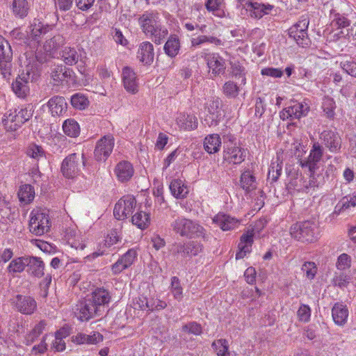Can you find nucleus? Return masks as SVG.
<instances>
[{
  "label": "nucleus",
  "mask_w": 356,
  "mask_h": 356,
  "mask_svg": "<svg viewBox=\"0 0 356 356\" xmlns=\"http://www.w3.org/2000/svg\"><path fill=\"white\" fill-rule=\"evenodd\" d=\"M170 227L175 233L182 237L193 238L202 236L204 239L207 238L205 229L202 226L184 217H177L172 222Z\"/></svg>",
  "instance_id": "nucleus-1"
},
{
  "label": "nucleus",
  "mask_w": 356,
  "mask_h": 356,
  "mask_svg": "<svg viewBox=\"0 0 356 356\" xmlns=\"http://www.w3.org/2000/svg\"><path fill=\"white\" fill-rule=\"evenodd\" d=\"M290 234L298 241L312 243L318 238V225L312 220L298 222L291 227Z\"/></svg>",
  "instance_id": "nucleus-2"
},
{
  "label": "nucleus",
  "mask_w": 356,
  "mask_h": 356,
  "mask_svg": "<svg viewBox=\"0 0 356 356\" xmlns=\"http://www.w3.org/2000/svg\"><path fill=\"white\" fill-rule=\"evenodd\" d=\"M33 115L31 109L27 108H22L19 111H10L4 115L2 122L7 131H16L23 124L27 122Z\"/></svg>",
  "instance_id": "nucleus-3"
},
{
  "label": "nucleus",
  "mask_w": 356,
  "mask_h": 356,
  "mask_svg": "<svg viewBox=\"0 0 356 356\" xmlns=\"http://www.w3.org/2000/svg\"><path fill=\"white\" fill-rule=\"evenodd\" d=\"M266 223L267 220L265 218L260 219L256 222L254 229L248 230L246 233L242 234L238 245L239 250L236 254V259H243L248 253L250 252L254 231L260 232L266 226Z\"/></svg>",
  "instance_id": "nucleus-4"
},
{
  "label": "nucleus",
  "mask_w": 356,
  "mask_h": 356,
  "mask_svg": "<svg viewBox=\"0 0 356 356\" xmlns=\"http://www.w3.org/2000/svg\"><path fill=\"white\" fill-rule=\"evenodd\" d=\"M309 24L308 17L302 15L298 22L289 29V37L293 38L299 46L302 47L308 46L310 42L307 34Z\"/></svg>",
  "instance_id": "nucleus-5"
},
{
  "label": "nucleus",
  "mask_w": 356,
  "mask_h": 356,
  "mask_svg": "<svg viewBox=\"0 0 356 356\" xmlns=\"http://www.w3.org/2000/svg\"><path fill=\"white\" fill-rule=\"evenodd\" d=\"M13 50L10 43L0 35V72L9 79L12 72Z\"/></svg>",
  "instance_id": "nucleus-6"
},
{
  "label": "nucleus",
  "mask_w": 356,
  "mask_h": 356,
  "mask_svg": "<svg viewBox=\"0 0 356 356\" xmlns=\"http://www.w3.org/2000/svg\"><path fill=\"white\" fill-rule=\"evenodd\" d=\"M85 165L86 159L82 154L79 155L73 153L67 156L63 161L61 165V172L63 176L67 179H72L79 175L80 171V163Z\"/></svg>",
  "instance_id": "nucleus-7"
},
{
  "label": "nucleus",
  "mask_w": 356,
  "mask_h": 356,
  "mask_svg": "<svg viewBox=\"0 0 356 356\" xmlns=\"http://www.w3.org/2000/svg\"><path fill=\"white\" fill-rule=\"evenodd\" d=\"M29 230L36 235L41 236L50 229V221L48 215L40 211H33L29 220Z\"/></svg>",
  "instance_id": "nucleus-8"
},
{
  "label": "nucleus",
  "mask_w": 356,
  "mask_h": 356,
  "mask_svg": "<svg viewBox=\"0 0 356 356\" xmlns=\"http://www.w3.org/2000/svg\"><path fill=\"white\" fill-rule=\"evenodd\" d=\"M136 200L133 196H124L115 205L113 215L119 220L127 218L134 212Z\"/></svg>",
  "instance_id": "nucleus-9"
},
{
  "label": "nucleus",
  "mask_w": 356,
  "mask_h": 356,
  "mask_svg": "<svg viewBox=\"0 0 356 356\" xmlns=\"http://www.w3.org/2000/svg\"><path fill=\"white\" fill-rule=\"evenodd\" d=\"M76 311L77 317L81 321H88L103 314L88 296L76 305Z\"/></svg>",
  "instance_id": "nucleus-10"
},
{
  "label": "nucleus",
  "mask_w": 356,
  "mask_h": 356,
  "mask_svg": "<svg viewBox=\"0 0 356 356\" xmlns=\"http://www.w3.org/2000/svg\"><path fill=\"white\" fill-rule=\"evenodd\" d=\"M309 111V106L305 102H298L291 100L290 105L283 109L280 113V117L283 120L300 119L303 116H306Z\"/></svg>",
  "instance_id": "nucleus-11"
},
{
  "label": "nucleus",
  "mask_w": 356,
  "mask_h": 356,
  "mask_svg": "<svg viewBox=\"0 0 356 356\" xmlns=\"http://www.w3.org/2000/svg\"><path fill=\"white\" fill-rule=\"evenodd\" d=\"M323 154V148L318 143H314L310 150L309 155L305 159L300 160L302 168H307L309 172H315L318 168V163L321 161Z\"/></svg>",
  "instance_id": "nucleus-12"
},
{
  "label": "nucleus",
  "mask_w": 356,
  "mask_h": 356,
  "mask_svg": "<svg viewBox=\"0 0 356 356\" xmlns=\"http://www.w3.org/2000/svg\"><path fill=\"white\" fill-rule=\"evenodd\" d=\"M114 147V138L107 135L99 139L96 145L94 154L97 161H105L113 151Z\"/></svg>",
  "instance_id": "nucleus-13"
},
{
  "label": "nucleus",
  "mask_w": 356,
  "mask_h": 356,
  "mask_svg": "<svg viewBox=\"0 0 356 356\" xmlns=\"http://www.w3.org/2000/svg\"><path fill=\"white\" fill-rule=\"evenodd\" d=\"M13 303L17 312L26 315L32 314L37 308L36 301L29 296L17 295Z\"/></svg>",
  "instance_id": "nucleus-14"
},
{
  "label": "nucleus",
  "mask_w": 356,
  "mask_h": 356,
  "mask_svg": "<svg viewBox=\"0 0 356 356\" xmlns=\"http://www.w3.org/2000/svg\"><path fill=\"white\" fill-rule=\"evenodd\" d=\"M88 296L102 314L105 311L106 305H108L111 299L109 291L104 288H97Z\"/></svg>",
  "instance_id": "nucleus-15"
},
{
  "label": "nucleus",
  "mask_w": 356,
  "mask_h": 356,
  "mask_svg": "<svg viewBox=\"0 0 356 356\" xmlns=\"http://www.w3.org/2000/svg\"><path fill=\"white\" fill-rule=\"evenodd\" d=\"M321 138L331 152H340L341 138L337 132L332 130H325L321 134Z\"/></svg>",
  "instance_id": "nucleus-16"
},
{
  "label": "nucleus",
  "mask_w": 356,
  "mask_h": 356,
  "mask_svg": "<svg viewBox=\"0 0 356 356\" xmlns=\"http://www.w3.org/2000/svg\"><path fill=\"white\" fill-rule=\"evenodd\" d=\"M245 149L236 145L227 147L224 150V161L229 163L240 164L245 160Z\"/></svg>",
  "instance_id": "nucleus-17"
},
{
  "label": "nucleus",
  "mask_w": 356,
  "mask_h": 356,
  "mask_svg": "<svg viewBox=\"0 0 356 356\" xmlns=\"http://www.w3.org/2000/svg\"><path fill=\"white\" fill-rule=\"evenodd\" d=\"M209 68L211 70V74L214 76L222 74L225 71V63L224 59L218 54H209L205 56Z\"/></svg>",
  "instance_id": "nucleus-18"
},
{
  "label": "nucleus",
  "mask_w": 356,
  "mask_h": 356,
  "mask_svg": "<svg viewBox=\"0 0 356 356\" xmlns=\"http://www.w3.org/2000/svg\"><path fill=\"white\" fill-rule=\"evenodd\" d=\"M122 81L126 90L132 94H136L138 91V84L136 79V73L129 67H124L122 69Z\"/></svg>",
  "instance_id": "nucleus-19"
},
{
  "label": "nucleus",
  "mask_w": 356,
  "mask_h": 356,
  "mask_svg": "<svg viewBox=\"0 0 356 356\" xmlns=\"http://www.w3.org/2000/svg\"><path fill=\"white\" fill-rule=\"evenodd\" d=\"M274 6L269 3L264 4L258 2H252L247 6V12L251 18L259 19L266 15H268Z\"/></svg>",
  "instance_id": "nucleus-20"
},
{
  "label": "nucleus",
  "mask_w": 356,
  "mask_h": 356,
  "mask_svg": "<svg viewBox=\"0 0 356 356\" xmlns=\"http://www.w3.org/2000/svg\"><path fill=\"white\" fill-rule=\"evenodd\" d=\"M47 106L52 116L63 115L67 108L65 99L59 95L54 96L47 102Z\"/></svg>",
  "instance_id": "nucleus-21"
},
{
  "label": "nucleus",
  "mask_w": 356,
  "mask_h": 356,
  "mask_svg": "<svg viewBox=\"0 0 356 356\" xmlns=\"http://www.w3.org/2000/svg\"><path fill=\"white\" fill-rule=\"evenodd\" d=\"M138 23L143 31L148 35L149 32L154 27L156 28L158 22V13L154 12H145L139 18Z\"/></svg>",
  "instance_id": "nucleus-22"
},
{
  "label": "nucleus",
  "mask_w": 356,
  "mask_h": 356,
  "mask_svg": "<svg viewBox=\"0 0 356 356\" xmlns=\"http://www.w3.org/2000/svg\"><path fill=\"white\" fill-rule=\"evenodd\" d=\"M114 172L118 181L126 182L133 177L134 169L130 162L122 161L116 165Z\"/></svg>",
  "instance_id": "nucleus-23"
},
{
  "label": "nucleus",
  "mask_w": 356,
  "mask_h": 356,
  "mask_svg": "<svg viewBox=\"0 0 356 356\" xmlns=\"http://www.w3.org/2000/svg\"><path fill=\"white\" fill-rule=\"evenodd\" d=\"M223 231H229L237 227L239 225V220L225 213H218L213 219Z\"/></svg>",
  "instance_id": "nucleus-24"
},
{
  "label": "nucleus",
  "mask_w": 356,
  "mask_h": 356,
  "mask_svg": "<svg viewBox=\"0 0 356 356\" xmlns=\"http://www.w3.org/2000/svg\"><path fill=\"white\" fill-rule=\"evenodd\" d=\"M176 123L181 129L191 131L197 127V119L192 114L180 113L176 118Z\"/></svg>",
  "instance_id": "nucleus-25"
},
{
  "label": "nucleus",
  "mask_w": 356,
  "mask_h": 356,
  "mask_svg": "<svg viewBox=\"0 0 356 356\" xmlns=\"http://www.w3.org/2000/svg\"><path fill=\"white\" fill-rule=\"evenodd\" d=\"M26 272L34 277H41L44 275V264L40 257L27 256Z\"/></svg>",
  "instance_id": "nucleus-26"
},
{
  "label": "nucleus",
  "mask_w": 356,
  "mask_h": 356,
  "mask_svg": "<svg viewBox=\"0 0 356 356\" xmlns=\"http://www.w3.org/2000/svg\"><path fill=\"white\" fill-rule=\"evenodd\" d=\"M154 47L149 42H143L140 44L137 58L145 65H150L154 60Z\"/></svg>",
  "instance_id": "nucleus-27"
},
{
  "label": "nucleus",
  "mask_w": 356,
  "mask_h": 356,
  "mask_svg": "<svg viewBox=\"0 0 356 356\" xmlns=\"http://www.w3.org/2000/svg\"><path fill=\"white\" fill-rule=\"evenodd\" d=\"M333 321L338 325H343L348 316V310L346 305L341 303H336L332 309Z\"/></svg>",
  "instance_id": "nucleus-28"
},
{
  "label": "nucleus",
  "mask_w": 356,
  "mask_h": 356,
  "mask_svg": "<svg viewBox=\"0 0 356 356\" xmlns=\"http://www.w3.org/2000/svg\"><path fill=\"white\" fill-rule=\"evenodd\" d=\"M221 145V139L218 134H211L204 138V147L209 154L218 152Z\"/></svg>",
  "instance_id": "nucleus-29"
},
{
  "label": "nucleus",
  "mask_w": 356,
  "mask_h": 356,
  "mask_svg": "<svg viewBox=\"0 0 356 356\" xmlns=\"http://www.w3.org/2000/svg\"><path fill=\"white\" fill-rule=\"evenodd\" d=\"M27 262V256L17 257L13 259L7 267V271L10 274L21 273L29 264Z\"/></svg>",
  "instance_id": "nucleus-30"
},
{
  "label": "nucleus",
  "mask_w": 356,
  "mask_h": 356,
  "mask_svg": "<svg viewBox=\"0 0 356 356\" xmlns=\"http://www.w3.org/2000/svg\"><path fill=\"white\" fill-rule=\"evenodd\" d=\"M17 195L22 203L29 204L35 197V191L31 184H24L19 187Z\"/></svg>",
  "instance_id": "nucleus-31"
},
{
  "label": "nucleus",
  "mask_w": 356,
  "mask_h": 356,
  "mask_svg": "<svg viewBox=\"0 0 356 356\" xmlns=\"http://www.w3.org/2000/svg\"><path fill=\"white\" fill-rule=\"evenodd\" d=\"M29 10V3L26 0H13L12 10L17 17L23 19L27 16Z\"/></svg>",
  "instance_id": "nucleus-32"
},
{
  "label": "nucleus",
  "mask_w": 356,
  "mask_h": 356,
  "mask_svg": "<svg viewBox=\"0 0 356 356\" xmlns=\"http://www.w3.org/2000/svg\"><path fill=\"white\" fill-rule=\"evenodd\" d=\"M131 222L138 228L145 229L150 224L149 214L143 211H138L133 215Z\"/></svg>",
  "instance_id": "nucleus-33"
},
{
  "label": "nucleus",
  "mask_w": 356,
  "mask_h": 356,
  "mask_svg": "<svg viewBox=\"0 0 356 356\" xmlns=\"http://www.w3.org/2000/svg\"><path fill=\"white\" fill-rule=\"evenodd\" d=\"M172 195L176 198H184L188 193L187 187L180 179H174L170 184Z\"/></svg>",
  "instance_id": "nucleus-34"
},
{
  "label": "nucleus",
  "mask_w": 356,
  "mask_h": 356,
  "mask_svg": "<svg viewBox=\"0 0 356 356\" xmlns=\"http://www.w3.org/2000/svg\"><path fill=\"white\" fill-rule=\"evenodd\" d=\"M29 81H26V80H21L20 77H17L15 81H14L12 84V88L13 92L19 97H25L29 93Z\"/></svg>",
  "instance_id": "nucleus-35"
},
{
  "label": "nucleus",
  "mask_w": 356,
  "mask_h": 356,
  "mask_svg": "<svg viewBox=\"0 0 356 356\" xmlns=\"http://www.w3.org/2000/svg\"><path fill=\"white\" fill-rule=\"evenodd\" d=\"M61 57L66 65H73L78 62L80 55L74 48L67 47L62 51Z\"/></svg>",
  "instance_id": "nucleus-36"
},
{
  "label": "nucleus",
  "mask_w": 356,
  "mask_h": 356,
  "mask_svg": "<svg viewBox=\"0 0 356 356\" xmlns=\"http://www.w3.org/2000/svg\"><path fill=\"white\" fill-rule=\"evenodd\" d=\"M64 133L70 137L76 138L80 134V127L78 122L72 118L67 119L63 124Z\"/></svg>",
  "instance_id": "nucleus-37"
},
{
  "label": "nucleus",
  "mask_w": 356,
  "mask_h": 356,
  "mask_svg": "<svg viewBox=\"0 0 356 356\" xmlns=\"http://www.w3.org/2000/svg\"><path fill=\"white\" fill-rule=\"evenodd\" d=\"M179 40L176 35H171L164 45L165 54L171 58L175 57L179 50Z\"/></svg>",
  "instance_id": "nucleus-38"
},
{
  "label": "nucleus",
  "mask_w": 356,
  "mask_h": 356,
  "mask_svg": "<svg viewBox=\"0 0 356 356\" xmlns=\"http://www.w3.org/2000/svg\"><path fill=\"white\" fill-rule=\"evenodd\" d=\"M72 73V70L67 68L65 66L60 65L57 66L51 72V77L55 81V84L58 85L60 83H62L66 79L70 78L71 76V74Z\"/></svg>",
  "instance_id": "nucleus-39"
},
{
  "label": "nucleus",
  "mask_w": 356,
  "mask_h": 356,
  "mask_svg": "<svg viewBox=\"0 0 356 356\" xmlns=\"http://www.w3.org/2000/svg\"><path fill=\"white\" fill-rule=\"evenodd\" d=\"M240 186L246 193L255 188V177L249 170H246L241 174Z\"/></svg>",
  "instance_id": "nucleus-40"
},
{
  "label": "nucleus",
  "mask_w": 356,
  "mask_h": 356,
  "mask_svg": "<svg viewBox=\"0 0 356 356\" xmlns=\"http://www.w3.org/2000/svg\"><path fill=\"white\" fill-rule=\"evenodd\" d=\"M230 65L232 77L240 80V86L245 85L246 83L245 67L238 62H231Z\"/></svg>",
  "instance_id": "nucleus-41"
},
{
  "label": "nucleus",
  "mask_w": 356,
  "mask_h": 356,
  "mask_svg": "<svg viewBox=\"0 0 356 356\" xmlns=\"http://www.w3.org/2000/svg\"><path fill=\"white\" fill-rule=\"evenodd\" d=\"M168 30L162 27L159 24L156 25V28L154 27L153 29H151L149 32L148 35H150L152 40L156 44H161L165 37L168 35Z\"/></svg>",
  "instance_id": "nucleus-42"
},
{
  "label": "nucleus",
  "mask_w": 356,
  "mask_h": 356,
  "mask_svg": "<svg viewBox=\"0 0 356 356\" xmlns=\"http://www.w3.org/2000/svg\"><path fill=\"white\" fill-rule=\"evenodd\" d=\"M206 42L214 44L216 46H220L222 44L221 40L213 36L202 35L191 39L192 47H197Z\"/></svg>",
  "instance_id": "nucleus-43"
},
{
  "label": "nucleus",
  "mask_w": 356,
  "mask_h": 356,
  "mask_svg": "<svg viewBox=\"0 0 356 356\" xmlns=\"http://www.w3.org/2000/svg\"><path fill=\"white\" fill-rule=\"evenodd\" d=\"M71 104L76 109L83 110L88 106L89 100L84 95L76 93L72 96Z\"/></svg>",
  "instance_id": "nucleus-44"
},
{
  "label": "nucleus",
  "mask_w": 356,
  "mask_h": 356,
  "mask_svg": "<svg viewBox=\"0 0 356 356\" xmlns=\"http://www.w3.org/2000/svg\"><path fill=\"white\" fill-rule=\"evenodd\" d=\"M282 162H279L278 159L271 163L268 175V179L271 182L276 181L280 176L282 169Z\"/></svg>",
  "instance_id": "nucleus-45"
},
{
  "label": "nucleus",
  "mask_w": 356,
  "mask_h": 356,
  "mask_svg": "<svg viewBox=\"0 0 356 356\" xmlns=\"http://www.w3.org/2000/svg\"><path fill=\"white\" fill-rule=\"evenodd\" d=\"M222 92L228 98H235L239 93V86L233 81H229L222 86Z\"/></svg>",
  "instance_id": "nucleus-46"
},
{
  "label": "nucleus",
  "mask_w": 356,
  "mask_h": 356,
  "mask_svg": "<svg viewBox=\"0 0 356 356\" xmlns=\"http://www.w3.org/2000/svg\"><path fill=\"white\" fill-rule=\"evenodd\" d=\"M212 348L216 351L218 356H229L228 352V343L226 339H220L214 341L211 344Z\"/></svg>",
  "instance_id": "nucleus-47"
},
{
  "label": "nucleus",
  "mask_w": 356,
  "mask_h": 356,
  "mask_svg": "<svg viewBox=\"0 0 356 356\" xmlns=\"http://www.w3.org/2000/svg\"><path fill=\"white\" fill-rule=\"evenodd\" d=\"M322 108L327 118L332 119L335 115L334 109L336 108L335 102L329 97L323 99Z\"/></svg>",
  "instance_id": "nucleus-48"
},
{
  "label": "nucleus",
  "mask_w": 356,
  "mask_h": 356,
  "mask_svg": "<svg viewBox=\"0 0 356 356\" xmlns=\"http://www.w3.org/2000/svg\"><path fill=\"white\" fill-rule=\"evenodd\" d=\"M350 280V276L343 272L335 273L332 284L336 286L343 288L347 286Z\"/></svg>",
  "instance_id": "nucleus-49"
},
{
  "label": "nucleus",
  "mask_w": 356,
  "mask_h": 356,
  "mask_svg": "<svg viewBox=\"0 0 356 356\" xmlns=\"http://www.w3.org/2000/svg\"><path fill=\"white\" fill-rule=\"evenodd\" d=\"M18 76L20 77L21 80L24 79L26 81L33 82L37 79L38 73L33 65H28Z\"/></svg>",
  "instance_id": "nucleus-50"
},
{
  "label": "nucleus",
  "mask_w": 356,
  "mask_h": 356,
  "mask_svg": "<svg viewBox=\"0 0 356 356\" xmlns=\"http://www.w3.org/2000/svg\"><path fill=\"white\" fill-rule=\"evenodd\" d=\"M26 154L36 161L44 159V152L42 148L36 145H30L26 149Z\"/></svg>",
  "instance_id": "nucleus-51"
},
{
  "label": "nucleus",
  "mask_w": 356,
  "mask_h": 356,
  "mask_svg": "<svg viewBox=\"0 0 356 356\" xmlns=\"http://www.w3.org/2000/svg\"><path fill=\"white\" fill-rule=\"evenodd\" d=\"M340 67L348 74L356 78V62L353 58L341 61Z\"/></svg>",
  "instance_id": "nucleus-52"
},
{
  "label": "nucleus",
  "mask_w": 356,
  "mask_h": 356,
  "mask_svg": "<svg viewBox=\"0 0 356 356\" xmlns=\"http://www.w3.org/2000/svg\"><path fill=\"white\" fill-rule=\"evenodd\" d=\"M203 245L197 241L186 243V256H196L202 251Z\"/></svg>",
  "instance_id": "nucleus-53"
},
{
  "label": "nucleus",
  "mask_w": 356,
  "mask_h": 356,
  "mask_svg": "<svg viewBox=\"0 0 356 356\" xmlns=\"http://www.w3.org/2000/svg\"><path fill=\"white\" fill-rule=\"evenodd\" d=\"M208 113L204 117V122L209 127L217 126L223 117L222 113H218L207 111Z\"/></svg>",
  "instance_id": "nucleus-54"
},
{
  "label": "nucleus",
  "mask_w": 356,
  "mask_h": 356,
  "mask_svg": "<svg viewBox=\"0 0 356 356\" xmlns=\"http://www.w3.org/2000/svg\"><path fill=\"white\" fill-rule=\"evenodd\" d=\"M171 292L175 299L181 300L182 296V287L181 286L179 280L177 277L174 276L171 279Z\"/></svg>",
  "instance_id": "nucleus-55"
},
{
  "label": "nucleus",
  "mask_w": 356,
  "mask_h": 356,
  "mask_svg": "<svg viewBox=\"0 0 356 356\" xmlns=\"http://www.w3.org/2000/svg\"><path fill=\"white\" fill-rule=\"evenodd\" d=\"M31 36L34 40H37L42 34L46 33L49 31V26H44L39 22L38 24L34 23L31 24Z\"/></svg>",
  "instance_id": "nucleus-56"
},
{
  "label": "nucleus",
  "mask_w": 356,
  "mask_h": 356,
  "mask_svg": "<svg viewBox=\"0 0 356 356\" xmlns=\"http://www.w3.org/2000/svg\"><path fill=\"white\" fill-rule=\"evenodd\" d=\"M301 270L305 273L309 280H313L317 273V267L315 263L312 261L305 262Z\"/></svg>",
  "instance_id": "nucleus-57"
},
{
  "label": "nucleus",
  "mask_w": 356,
  "mask_h": 356,
  "mask_svg": "<svg viewBox=\"0 0 356 356\" xmlns=\"http://www.w3.org/2000/svg\"><path fill=\"white\" fill-rule=\"evenodd\" d=\"M181 330L182 332L188 334H193L195 335H200L202 332L201 325L196 322H191L184 325L182 326Z\"/></svg>",
  "instance_id": "nucleus-58"
},
{
  "label": "nucleus",
  "mask_w": 356,
  "mask_h": 356,
  "mask_svg": "<svg viewBox=\"0 0 356 356\" xmlns=\"http://www.w3.org/2000/svg\"><path fill=\"white\" fill-rule=\"evenodd\" d=\"M332 24L338 29L346 28L350 25V21L343 15L337 13L334 16Z\"/></svg>",
  "instance_id": "nucleus-59"
},
{
  "label": "nucleus",
  "mask_w": 356,
  "mask_h": 356,
  "mask_svg": "<svg viewBox=\"0 0 356 356\" xmlns=\"http://www.w3.org/2000/svg\"><path fill=\"white\" fill-rule=\"evenodd\" d=\"M64 38L60 35H54L49 41L46 42L45 48L48 50L56 49L64 44Z\"/></svg>",
  "instance_id": "nucleus-60"
},
{
  "label": "nucleus",
  "mask_w": 356,
  "mask_h": 356,
  "mask_svg": "<svg viewBox=\"0 0 356 356\" xmlns=\"http://www.w3.org/2000/svg\"><path fill=\"white\" fill-rule=\"evenodd\" d=\"M137 252L134 249H129L125 254L121 257V261H123L124 266L129 268L134 263Z\"/></svg>",
  "instance_id": "nucleus-61"
},
{
  "label": "nucleus",
  "mask_w": 356,
  "mask_h": 356,
  "mask_svg": "<svg viewBox=\"0 0 356 356\" xmlns=\"http://www.w3.org/2000/svg\"><path fill=\"white\" fill-rule=\"evenodd\" d=\"M350 257L347 254H341L337 260V268L338 270H343L350 266Z\"/></svg>",
  "instance_id": "nucleus-62"
},
{
  "label": "nucleus",
  "mask_w": 356,
  "mask_h": 356,
  "mask_svg": "<svg viewBox=\"0 0 356 356\" xmlns=\"http://www.w3.org/2000/svg\"><path fill=\"white\" fill-rule=\"evenodd\" d=\"M222 106V101L218 97H212L210 100L209 106L207 107V111L216 112L218 113H222L221 110Z\"/></svg>",
  "instance_id": "nucleus-63"
},
{
  "label": "nucleus",
  "mask_w": 356,
  "mask_h": 356,
  "mask_svg": "<svg viewBox=\"0 0 356 356\" xmlns=\"http://www.w3.org/2000/svg\"><path fill=\"white\" fill-rule=\"evenodd\" d=\"M298 316L300 321L307 322L309 320L311 316V310L309 306L302 305L298 310Z\"/></svg>",
  "instance_id": "nucleus-64"
}]
</instances>
